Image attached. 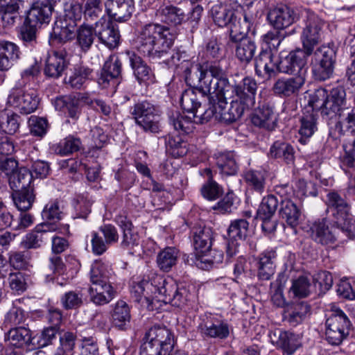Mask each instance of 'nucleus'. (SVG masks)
Instances as JSON below:
<instances>
[{
	"label": "nucleus",
	"mask_w": 355,
	"mask_h": 355,
	"mask_svg": "<svg viewBox=\"0 0 355 355\" xmlns=\"http://www.w3.org/2000/svg\"><path fill=\"white\" fill-rule=\"evenodd\" d=\"M161 23L150 22L140 28L135 40L137 51L150 59L166 55L174 44L175 36L170 26L181 25L186 19L184 10L172 4H163L155 12Z\"/></svg>",
	"instance_id": "nucleus-1"
},
{
	"label": "nucleus",
	"mask_w": 355,
	"mask_h": 355,
	"mask_svg": "<svg viewBox=\"0 0 355 355\" xmlns=\"http://www.w3.org/2000/svg\"><path fill=\"white\" fill-rule=\"evenodd\" d=\"M257 89L256 80L248 76L234 85L229 94L209 96L207 98L209 107L200 114L199 122L203 124L212 119L227 123L236 121L241 118L245 110L254 105Z\"/></svg>",
	"instance_id": "nucleus-2"
},
{
	"label": "nucleus",
	"mask_w": 355,
	"mask_h": 355,
	"mask_svg": "<svg viewBox=\"0 0 355 355\" xmlns=\"http://www.w3.org/2000/svg\"><path fill=\"white\" fill-rule=\"evenodd\" d=\"M131 295L136 302L146 306L148 310H153L154 295L158 301L182 307L188 300L189 291L173 279L157 275L150 281L144 279L135 283L131 288Z\"/></svg>",
	"instance_id": "nucleus-3"
},
{
	"label": "nucleus",
	"mask_w": 355,
	"mask_h": 355,
	"mask_svg": "<svg viewBox=\"0 0 355 355\" xmlns=\"http://www.w3.org/2000/svg\"><path fill=\"white\" fill-rule=\"evenodd\" d=\"M198 72H199L197 90L202 97L209 96H216L224 94H229L234 85H232L227 78L225 70L223 69L220 61H206L198 63Z\"/></svg>",
	"instance_id": "nucleus-4"
},
{
	"label": "nucleus",
	"mask_w": 355,
	"mask_h": 355,
	"mask_svg": "<svg viewBox=\"0 0 355 355\" xmlns=\"http://www.w3.org/2000/svg\"><path fill=\"white\" fill-rule=\"evenodd\" d=\"M180 103L182 109L191 114L192 117L179 111H171L168 113V123L179 135H189L196 128V123H200L199 116L203 113L200 111L201 102L196 92L189 89L182 93Z\"/></svg>",
	"instance_id": "nucleus-5"
},
{
	"label": "nucleus",
	"mask_w": 355,
	"mask_h": 355,
	"mask_svg": "<svg viewBox=\"0 0 355 355\" xmlns=\"http://www.w3.org/2000/svg\"><path fill=\"white\" fill-rule=\"evenodd\" d=\"M346 91L329 107L325 121L329 126V135L334 139H339L346 132H355V106L347 105Z\"/></svg>",
	"instance_id": "nucleus-6"
},
{
	"label": "nucleus",
	"mask_w": 355,
	"mask_h": 355,
	"mask_svg": "<svg viewBox=\"0 0 355 355\" xmlns=\"http://www.w3.org/2000/svg\"><path fill=\"white\" fill-rule=\"evenodd\" d=\"M327 211L337 229L349 239L355 237V221L350 214V205L345 197L333 191L327 195Z\"/></svg>",
	"instance_id": "nucleus-7"
},
{
	"label": "nucleus",
	"mask_w": 355,
	"mask_h": 355,
	"mask_svg": "<svg viewBox=\"0 0 355 355\" xmlns=\"http://www.w3.org/2000/svg\"><path fill=\"white\" fill-rule=\"evenodd\" d=\"M140 355H171L174 345V336L165 326L156 324L146 333Z\"/></svg>",
	"instance_id": "nucleus-8"
},
{
	"label": "nucleus",
	"mask_w": 355,
	"mask_h": 355,
	"mask_svg": "<svg viewBox=\"0 0 355 355\" xmlns=\"http://www.w3.org/2000/svg\"><path fill=\"white\" fill-rule=\"evenodd\" d=\"M104 264L101 260H95L90 270V302L97 306L110 303L116 293L104 275Z\"/></svg>",
	"instance_id": "nucleus-9"
},
{
	"label": "nucleus",
	"mask_w": 355,
	"mask_h": 355,
	"mask_svg": "<svg viewBox=\"0 0 355 355\" xmlns=\"http://www.w3.org/2000/svg\"><path fill=\"white\" fill-rule=\"evenodd\" d=\"M135 124L144 132L159 134L162 132L160 115L157 107L148 101H139L130 107Z\"/></svg>",
	"instance_id": "nucleus-10"
},
{
	"label": "nucleus",
	"mask_w": 355,
	"mask_h": 355,
	"mask_svg": "<svg viewBox=\"0 0 355 355\" xmlns=\"http://www.w3.org/2000/svg\"><path fill=\"white\" fill-rule=\"evenodd\" d=\"M311 71L318 81L329 79L334 73L336 62V50L333 45H322L312 53Z\"/></svg>",
	"instance_id": "nucleus-11"
},
{
	"label": "nucleus",
	"mask_w": 355,
	"mask_h": 355,
	"mask_svg": "<svg viewBox=\"0 0 355 355\" xmlns=\"http://www.w3.org/2000/svg\"><path fill=\"white\" fill-rule=\"evenodd\" d=\"M325 337L332 345H339L349 334L352 323L347 315L340 309L331 311L326 320Z\"/></svg>",
	"instance_id": "nucleus-12"
},
{
	"label": "nucleus",
	"mask_w": 355,
	"mask_h": 355,
	"mask_svg": "<svg viewBox=\"0 0 355 355\" xmlns=\"http://www.w3.org/2000/svg\"><path fill=\"white\" fill-rule=\"evenodd\" d=\"M58 232L61 234L69 232V225L58 222L42 223L35 227L34 230L27 234L21 241L22 246L26 249H37L50 240L51 233Z\"/></svg>",
	"instance_id": "nucleus-13"
},
{
	"label": "nucleus",
	"mask_w": 355,
	"mask_h": 355,
	"mask_svg": "<svg viewBox=\"0 0 355 355\" xmlns=\"http://www.w3.org/2000/svg\"><path fill=\"white\" fill-rule=\"evenodd\" d=\"M311 55L306 53V49L299 48L291 51L287 54L282 51L277 62V71L296 76L303 73L306 76L307 58Z\"/></svg>",
	"instance_id": "nucleus-14"
},
{
	"label": "nucleus",
	"mask_w": 355,
	"mask_h": 355,
	"mask_svg": "<svg viewBox=\"0 0 355 355\" xmlns=\"http://www.w3.org/2000/svg\"><path fill=\"white\" fill-rule=\"evenodd\" d=\"M344 89L343 86L339 85L332 88L328 94L326 89L319 87L310 94L308 105L305 107H310L316 113L320 111L322 119L325 121L329 116V108L332 107V104L342 95Z\"/></svg>",
	"instance_id": "nucleus-15"
},
{
	"label": "nucleus",
	"mask_w": 355,
	"mask_h": 355,
	"mask_svg": "<svg viewBox=\"0 0 355 355\" xmlns=\"http://www.w3.org/2000/svg\"><path fill=\"white\" fill-rule=\"evenodd\" d=\"M92 35L110 49H114L119 45L121 35L118 27L111 19L105 15H102L94 25H90V36Z\"/></svg>",
	"instance_id": "nucleus-16"
},
{
	"label": "nucleus",
	"mask_w": 355,
	"mask_h": 355,
	"mask_svg": "<svg viewBox=\"0 0 355 355\" xmlns=\"http://www.w3.org/2000/svg\"><path fill=\"white\" fill-rule=\"evenodd\" d=\"M324 21L315 13H308L304 20L301 40L302 47L308 54H312L315 46L321 41Z\"/></svg>",
	"instance_id": "nucleus-17"
},
{
	"label": "nucleus",
	"mask_w": 355,
	"mask_h": 355,
	"mask_svg": "<svg viewBox=\"0 0 355 355\" xmlns=\"http://www.w3.org/2000/svg\"><path fill=\"white\" fill-rule=\"evenodd\" d=\"M39 103L36 91H24L21 89H12L7 98L6 105L21 114H28L34 112Z\"/></svg>",
	"instance_id": "nucleus-18"
},
{
	"label": "nucleus",
	"mask_w": 355,
	"mask_h": 355,
	"mask_svg": "<svg viewBox=\"0 0 355 355\" xmlns=\"http://www.w3.org/2000/svg\"><path fill=\"white\" fill-rule=\"evenodd\" d=\"M272 345L283 352L284 355H293L302 344L298 335L290 331L277 329L269 332Z\"/></svg>",
	"instance_id": "nucleus-19"
},
{
	"label": "nucleus",
	"mask_w": 355,
	"mask_h": 355,
	"mask_svg": "<svg viewBox=\"0 0 355 355\" xmlns=\"http://www.w3.org/2000/svg\"><path fill=\"white\" fill-rule=\"evenodd\" d=\"M277 253L274 248H268L254 257V263L259 280L270 279L274 275L277 266Z\"/></svg>",
	"instance_id": "nucleus-20"
},
{
	"label": "nucleus",
	"mask_w": 355,
	"mask_h": 355,
	"mask_svg": "<svg viewBox=\"0 0 355 355\" xmlns=\"http://www.w3.org/2000/svg\"><path fill=\"white\" fill-rule=\"evenodd\" d=\"M325 218L318 219L309 225L308 230L311 239L322 245L334 243L341 233L336 226L331 230Z\"/></svg>",
	"instance_id": "nucleus-21"
},
{
	"label": "nucleus",
	"mask_w": 355,
	"mask_h": 355,
	"mask_svg": "<svg viewBox=\"0 0 355 355\" xmlns=\"http://www.w3.org/2000/svg\"><path fill=\"white\" fill-rule=\"evenodd\" d=\"M267 19L275 29L282 31L292 25L295 21L297 15L293 8L281 4L270 10Z\"/></svg>",
	"instance_id": "nucleus-22"
},
{
	"label": "nucleus",
	"mask_w": 355,
	"mask_h": 355,
	"mask_svg": "<svg viewBox=\"0 0 355 355\" xmlns=\"http://www.w3.org/2000/svg\"><path fill=\"white\" fill-rule=\"evenodd\" d=\"M133 75L139 85H149L155 82V76L150 66L134 51H127Z\"/></svg>",
	"instance_id": "nucleus-23"
},
{
	"label": "nucleus",
	"mask_w": 355,
	"mask_h": 355,
	"mask_svg": "<svg viewBox=\"0 0 355 355\" xmlns=\"http://www.w3.org/2000/svg\"><path fill=\"white\" fill-rule=\"evenodd\" d=\"M198 329L205 338L223 340L230 336V327L227 322L214 316H210L207 320L200 323Z\"/></svg>",
	"instance_id": "nucleus-24"
},
{
	"label": "nucleus",
	"mask_w": 355,
	"mask_h": 355,
	"mask_svg": "<svg viewBox=\"0 0 355 355\" xmlns=\"http://www.w3.org/2000/svg\"><path fill=\"white\" fill-rule=\"evenodd\" d=\"M306 82L304 74L278 78L273 85L274 93L280 97L297 96Z\"/></svg>",
	"instance_id": "nucleus-25"
},
{
	"label": "nucleus",
	"mask_w": 355,
	"mask_h": 355,
	"mask_svg": "<svg viewBox=\"0 0 355 355\" xmlns=\"http://www.w3.org/2000/svg\"><path fill=\"white\" fill-rule=\"evenodd\" d=\"M121 70V61L117 55H112L105 62L101 71L97 73L96 81L101 88H107L111 80L120 76Z\"/></svg>",
	"instance_id": "nucleus-26"
},
{
	"label": "nucleus",
	"mask_w": 355,
	"mask_h": 355,
	"mask_svg": "<svg viewBox=\"0 0 355 355\" xmlns=\"http://www.w3.org/2000/svg\"><path fill=\"white\" fill-rule=\"evenodd\" d=\"M134 0H112L105 3V11L114 20L128 21L135 12Z\"/></svg>",
	"instance_id": "nucleus-27"
},
{
	"label": "nucleus",
	"mask_w": 355,
	"mask_h": 355,
	"mask_svg": "<svg viewBox=\"0 0 355 355\" xmlns=\"http://www.w3.org/2000/svg\"><path fill=\"white\" fill-rule=\"evenodd\" d=\"M252 123L268 131L273 130L277 126V117L274 107L269 103L259 105L252 114Z\"/></svg>",
	"instance_id": "nucleus-28"
},
{
	"label": "nucleus",
	"mask_w": 355,
	"mask_h": 355,
	"mask_svg": "<svg viewBox=\"0 0 355 355\" xmlns=\"http://www.w3.org/2000/svg\"><path fill=\"white\" fill-rule=\"evenodd\" d=\"M300 124L299 142L304 145L318 130V114L310 107H304L300 118Z\"/></svg>",
	"instance_id": "nucleus-29"
},
{
	"label": "nucleus",
	"mask_w": 355,
	"mask_h": 355,
	"mask_svg": "<svg viewBox=\"0 0 355 355\" xmlns=\"http://www.w3.org/2000/svg\"><path fill=\"white\" fill-rule=\"evenodd\" d=\"M311 313V306L304 301L287 305L282 314L283 320L290 326L296 327L301 324Z\"/></svg>",
	"instance_id": "nucleus-30"
},
{
	"label": "nucleus",
	"mask_w": 355,
	"mask_h": 355,
	"mask_svg": "<svg viewBox=\"0 0 355 355\" xmlns=\"http://www.w3.org/2000/svg\"><path fill=\"white\" fill-rule=\"evenodd\" d=\"M215 159L217 171L223 178L237 174L239 167L234 151L218 153L215 155Z\"/></svg>",
	"instance_id": "nucleus-31"
},
{
	"label": "nucleus",
	"mask_w": 355,
	"mask_h": 355,
	"mask_svg": "<svg viewBox=\"0 0 355 355\" xmlns=\"http://www.w3.org/2000/svg\"><path fill=\"white\" fill-rule=\"evenodd\" d=\"M192 244L195 250L204 254L210 250L214 241L212 230L207 227H194L191 232Z\"/></svg>",
	"instance_id": "nucleus-32"
},
{
	"label": "nucleus",
	"mask_w": 355,
	"mask_h": 355,
	"mask_svg": "<svg viewBox=\"0 0 355 355\" xmlns=\"http://www.w3.org/2000/svg\"><path fill=\"white\" fill-rule=\"evenodd\" d=\"M53 10V6L49 2H37L29 10L26 19L27 22L38 26L43 24H49Z\"/></svg>",
	"instance_id": "nucleus-33"
},
{
	"label": "nucleus",
	"mask_w": 355,
	"mask_h": 355,
	"mask_svg": "<svg viewBox=\"0 0 355 355\" xmlns=\"http://www.w3.org/2000/svg\"><path fill=\"white\" fill-rule=\"evenodd\" d=\"M21 51L14 43L0 42V71H8L19 59Z\"/></svg>",
	"instance_id": "nucleus-34"
},
{
	"label": "nucleus",
	"mask_w": 355,
	"mask_h": 355,
	"mask_svg": "<svg viewBox=\"0 0 355 355\" xmlns=\"http://www.w3.org/2000/svg\"><path fill=\"white\" fill-rule=\"evenodd\" d=\"M65 55L66 52L64 51L50 53L46 60L44 73L49 77H60L67 65Z\"/></svg>",
	"instance_id": "nucleus-35"
},
{
	"label": "nucleus",
	"mask_w": 355,
	"mask_h": 355,
	"mask_svg": "<svg viewBox=\"0 0 355 355\" xmlns=\"http://www.w3.org/2000/svg\"><path fill=\"white\" fill-rule=\"evenodd\" d=\"M267 177V171L263 169H250L243 175L248 190L260 195L265 191Z\"/></svg>",
	"instance_id": "nucleus-36"
},
{
	"label": "nucleus",
	"mask_w": 355,
	"mask_h": 355,
	"mask_svg": "<svg viewBox=\"0 0 355 355\" xmlns=\"http://www.w3.org/2000/svg\"><path fill=\"white\" fill-rule=\"evenodd\" d=\"M6 342L10 347L21 348L25 345H35V337H33L31 331L25 327L11 329L6 335Z\"/></svg>",
	"instance_id": "nucleus-37"
},
{
	"label": "nucleus",
	"mask_w": 355,
	"mask_h": 355,
	"mask_svg": "<svg viewBox=\"0 0 355 355\" xmlns=\"http://www.w3.org/2000/svg\"><path fill=\"white\" fill-rule=\"evenodd\" d=\"M274 54L270 49H263L257 57L255 58V71L256 73L259 75L262 69L265 73L271 76L277 71V62L274 61Z\"/></svg>",
	"instance_id": "nucleus-38"
},
{
	"label": "nucleus",
	"mask_w": 355,
	"mask_h": 355,
	"mask_svg": "<svg viewBox=\"0 0 355 355\" xmlns=\"http://www.w3.org/2000/svg\"><path fill=\"white\" fill-rule=\"evenodd\" d=\"M8 182L12 190L33 188L34 180L33 174L28 168V164L26 166L18 168L15 173L10 176Z\"/></svg>",
	"instance_id": "nucleus-39"
},
{
	"label": "nucleus",
	"mask_w": 355,
	"mask_h": 355,
	"mask_svg": "<svg viewBox=\"0 0 355 355\" xmlns=\"http://www.w3.org/2000/svg\"><path fill=\"white\" fill-rule=\"evenodd\" d=\"M295 149L293 146L283 141H276L270 148L269 156L274 159H280L287 164L294 163Z\"/></svg>",
	"instance_id": "nucleus-40"
},
{
	"label": "nucleus",
	"mask_w": 355,
	"mask_h": 355,
	"mask_svg": "<svg viewBox=\"0 0 355 355\" xmlns=\"http://www.w3.org/2000/svg\"><path fill=\"white\" fill-rule=\"evenodd\" d=\"M165 146L166 153L174 158L182 157L189 151V144L179 135L166 136Z\"/></svg>",
	"instance_id": "nucleus-41"
},
{
	"label": "nucleus",
	"mask_w": 355,
	"mask_h": 355,
	"mask_svg": "<svg viewBox=\"0 0 355 355\" xmlns=\"http://www.w3.org/2000/svg\"><path fill=\"white\" fill-rule=\"evenodd\" d=\"M180 251L175 247H166L160 250L156 259L159 269L163 272H169L177 264Z\"/></svg>",
	"instance_id": "nucleus-42"
},
{
	"label": "nucleus",
	"mask_w": 355,
	"mask_h": 355,
	"mask_svg": "<svg viewBox=\"0 0 355 355\" xmlns=\"http://www.w3.org/2000/svg\"><path fill=\"white\" fill-rule=\"evenodd\" d=\"M208 252L209 254L204 253L199 257H196L194 262L196 266L202 270H209L214 268H218L223 263L224 254L222 250L210 248Z\"/></svg>",
	"instance_id": "nucleus-43"
},
{
	"label": "nucleus",
	"mask_w": 355,
	"mask_h": 355,
	"mask_svg": "<svg viewBox=\"0 0 355 355\" xmlns=\"http://www.w3.org/2000/svg\"><path fill=\"white\" fill-rule=\"evenodd\" d=\"M114 325L120 330H125L129 326L131 315L130 307L124 301H118L112 315Z\"/></svg>",
	"instance_id": "nucleus-44"
},
{
	"label": "nucleus",
	"mask_w": 355,
	"mask_h": 355,
	"mask_svg": "<svg viewBox=\"0 0 355 355\" xmlns=\"http://www.w3.org/2000/svg\"><path fill=\"white\" fill-rule=\"evenodd\" d=\"M279 214L290 227L295 228L300 223L301 211L292 200H282Z\"/></svg>",
	"instance_id": "nucleus-45"
},
{
	"label": "nucleus",
	"mask_w": 355,
	"mask_h": 355,
	"mask_svg": "<svg viewBox=\"0 0 355 355\" xmlns=\"http://www.w3.org/2000/svg\"><path fill=\"white\" fill-rule=\"evenodd\" d=\"M249 222L246 218H236L230 222L227 236L233 241H243L249 234Z\"/></svg>",
	"instance_id": "nucleus-46"
},
{
	"label": "nucleus",
	"mask_w": 355,
	"mask_h": 355,
	"mask_svg": "<svg viewBox=\"0 0 355 355\" xmlns=\"http://www.w3.org/2000/svg\"><path fill=\"white\" fill-rule=\"evenodd\" d=\"M12 198L16 207L21 211H26L31 208L35 195L33 188L15 189L13 190Z\"/></svg>",
	"instance_id": "nucleus-47"
},
{
	"label": "nucleus",
	"mask_w": 355,
	"mask_h": 355,
	"mask_svg": "<svg viewBox=\"0 0 355 355\" xmlns=\"http://www.w3.org/2000/svg\"><path fill=\"white\" fill-rule=\"evenodd\" d=\"M232 42L236 44V58L242 62L249 63L253 58L257 49L255 42L249 37Z\"/></svg>",
	"instance_id": "nucleus-48"
},
{
	"label": "nucleus",
	"mask_w": 355,
	"mask_h": 355,
	"mask_svg": "<svg viewBox=\"0 0 355 355\" xmlns=\"http://www.w3.org/2000/svg\"><path fill=\"white\" fill-rule=\"evenodd\" d=\"M210 15L216 25L219 27H225L230 24L235 13L227 6L216 4L211 7Z\"/></svg>",
	"instance_id": "nucleus-49"
},
{
	"label": "nucleus",
	"mask_w": 355,
	"mask_h": 355,
	"mask_svg": "<svg viewBox=\"0 0 355 355\" xmlns=\"http://www.w3.org/2000/svg\"><path fill=\"white\" fill-rule=\"evenodd\" d=\"M198 64L189 58L183 59L179 65V69L182 72L185 82L187 85H198L199 72H198Z\"/></svg>",
	"instance_id": "nucleus-50"
},
{
	"label": "nucleus",
	"mask_w": 355,
	"mask_h": 355,
	"mask_svg": "<svg viewBox=\"0 0 355 355\" xmlns=\"http://www.w3.org/2000/svg\"><path fill=\"white\" fill-rule=\"evenodd\" d=\"M230 26V39L231 42L239 41L244 38H248L247 35L250 28L246 22L241 21V17H238L236 15L229 24Z\"/></svg>",
	"instance_id": "nucleus-51"
},
{
	"label": "nucleus",
	"mask_w": 355,
	"mask_h": 355,
	"mask_svg": "<svg viewBox=\"0 0 355 355\" xmlns=\"http://www.w3.org/2000/svg\"><path fill=\"white\" fill-rule=\"evenodd\" d=\"M31 258L28 250H12L8 253L10 266L15 270H26L30 266Z\"/></svg>",
	"instance_id": "nucleus-52"
},
{
	"label": "nucleus",
	"mask_w": 355,
	"mask_h": 355,
	"mask_svg": "<svg viewBox=\"0 0 355 355\" xmlns=\"http://www.w3.org/2000/svg\"><path fill=\"white\" fill-rule=\"evenodd\" d=\"M56 110L68 114L71 118L77 117L78 107L75 101L69 96L57 97L53 102Z\"/></svg>",
	"instance_id": "nucleus-53"
},
{
	"label": "nucleus",
	"mask_w": 355,
	"mask_h": 355,
	"mask_svg": "<svg viewBox=\"0 0 355 355\" xmlns=\"http://www.w3.org/2000/svg\"><path fill=\"white\" fill-rule=\"evenodd\" d=\"M279 202L274 195L263 198L257 211V217H274Z\"/></svg>",
	"instance_id": "nucleus-54"
},
{
	"label": "nucleus",
	"mask_w": 355,
	"mask_h": 355,
	"mask_svg": "<svg viewBox=\"0 0 355 355\" xmlns=\"http://www.w3.org/2000/svg\"><path fill=\"white\" fill-rule=\"evenodd\" d=\"M24 1H14V3L10 4L8 7L0 10L1 19L3 26L14 25L16 19L19 15L20 6H23Z\"/></svg>",
	"instance_id": "nucleus-55"
},
{
	"label": "nucleus",
	"mask_w": 355,
	"mask_h": 355,
	"mask_svg": "<svg viewBox=\"0 0 355 355\" xmlns=\"http://www.w3.org/2000/svg\"><path fill=\"white\" fill-rule=\"evenodd\" d=\"M295 197L301 199L304 197L318 196L316 184L304 179H298L295 182Z\"/></svg>",
	"instance_id": "nucleus-56"
},
{
	"label": "nucleus",
	"mask_w": 355,
	"mask_h": 355,
	"mask_svg": "<svg viewBox=\"0 0 355 355\" xmlns=\"http://www.w3.org/2000/svg\"><path fill=\"white\" fill-rule=\"evenodd\" d=\"M223 188L214 180H207L202 186L200 193L205 199L214 201L218 199L223 194Z\"/></svg>",
	"instance_id": "nucleus-57"
},
{
	"label": "nucleus",
	"mask_w": 355,
	"mask_h": 355,
	"mask_svg": "<svg viewBox=\"0 0 355 355\" xmlns=\"http://www.w3.org/2000/svg\"><path fill=\"white\" fill-rule=\"evenodd\" d=\"M81 142L79 139L69 136L60 141L55 146V151L60 155H68L80 149Z\"/></svg>",
	"instance_id": "nucleus-58"
},
{
	"label": "nucleus",
	"mask_w": 355,
	"mask_h": 355,
	"mask_svg": "<svg viewBox=\"0 0 355 355\" xmlns=\"http://www.w3.org/2000/svg\"><path fill=\"white\" fill-rule=\"evenodd\" d=\"M19 116L17 114L10 115L0 114V130L9 135L15 134L19 128Z\"/></svg>",
	"instance_id": "nucleus-59"
},
{
	"label": "nucleus",
	"mask_w": 355,
	"mask_h": 355,
	"mask_svg": "<svg viewBox=\"0 0 355 355\" xmlns=\"http://www.w3.org/2000/svg\"><path fill=\"white\" fill-rule=\"evenodd\" d=\"M17 302L13 303L12 306L5 315L3 324L6 325L15 326L23 323L26 320V314L23 309L17 306Z\"/></svg>",
	"instance_id": "nucleus-60"
},
{
	"label": "nucleus",
	"mask_w": 355,
	"mask_h": 355,
	"mask_svg": "<svg viewBox=\"0 0 355 355\" xmlns=\"http://www.w3.org/2000/svg\"><path fill=\"white\" fill-rule=\"evenodd\" d=\"M8 280L10 289L17 293H24L28 288L26 276L21 272L9 273Z\"/></svg>",
	"instance_id": "nucleus-61"
},
{
	"label": "nucleus",
	"mask_w": 355,
	"mask_h": 355,
	"mask_svg": "<svg viewBox=\"0 0 355 355\" xmlns=\"http://www.w3.org/2000/svg\"><path fill=\"white\" fill-rule=\"evenodd\" d=\"M311 284L307 277L304 276L299 277L293 280L290 292L297 297H306L309 295Z\"/></svg>",
	"instance_id": "nucleus-62"
},
{
	"label": "nucleus",
	"mask_w": 355,
	"mask_h": 355,
	"mask_svg": "<svg viewBox=\"0 0 355 355\" xmlns=\"http://www.w3.org/2000/svg\"><path fill=\"white\" fill-rule=\"evenodd\" d=\"M343 148L344 154L341 157V165L347 168H355V139L343 143Z\"/></svg>",
	"instance_id": "nucleus-63"
},
{
	"label": "nucleus",
	"mask_w": 355,
	"mask_h": 355,
	"mask_svg": "<svg viewBox=\"0 0 355 355\" xmlns=\"http://www.w3.org/2000/svg\"><path fill=\"white\" fill-rule=\"evenodd\" d=\"M28 123L31 133L33 135L41 137L46 133L48 122L46 119L37 116H31Z\"/></svg>",
	"instance_id": "nucleus-64"
}]
</instances>
